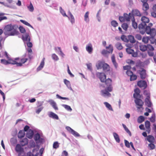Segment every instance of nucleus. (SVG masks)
Wrapping results in <instances>:
<instances>
[{
  "label": "nucleus",
  "mask_w": 156,
  "mask_h": 156,
  "mask_svg": "<svg viewBox=\"0 0 156 156\" xmlns=\"http://www.w3.org/2000/svg\"><path fill=\"white\" fill-rule=\"evenodd\" d=\"M140 50L142 51H144L147 50V45L143 44L140 46Z\"/></svg>",
  "instance_id": "obj_33"
},
{
  "label": "nucleus",
  "mask_w": 156,
  "mask_h": 156,
  "mask_svg": "<svg viewBox=\"0 0 156 156\" xmlns=\"http://www.w3.org/2000/svg\"><path fill=\"white\" fill-rule=\"evenodd\" d=\"M52 58L55 61H58L59 59L58 56L55 54H53L51 56Z\"/></svg>",
  "instance_id": "obj_53"
},
{
  "label": "nucleus",
  "mask_w": 156,
  "mask_h": 156,
  "mask_svg": "<svg viewBox=\"0 0 156 156\" xmlns=\"http://www.w3.org/2000/svg\"><path fill=\"white\" fill-rule=\"evenodd\" d=\"M8 59L9 61V64H10L13 65H15L16 64V61L15 60H13L10 58Z\"/></svg>",
  "instance_id": "obj_52"
},
{
  "label": "nucleus",
  "mask_w": 156,
  "mask_h": 156,
  "mask_svg": "<svg viewBox=\"0 0 156 156\" xmlns=\"http://www.w3.org/2000/svg\"><path fill=\"white\" fill-rule=\"evenodd\" d=\"M103 69L104 71H108L110 70V66L107 63H104L102 68Z\"/></svg>",
  "instance_id": "obj_25"
},
{
  "label": "nucleus",
  "mask_w": 156,
  "mask_h": 156,
  "mask_svg": "<svg viewBox=\"0 0 156 156\" xmlns=\"http://www.w3.org/2000/svg\"><path fill=\"white\" fill-rule=\"evenodd\" d=\"M121 38L123 41L125 42H129L128 39L124 35H122L121 37Z\"/></svg>",
  "instance_id": "obj_48"
},
{
  "label": "nucleus",
  "mask_w": 156,
  "mask_h": 156,
  "mask_svg": "<svg viewBox=\"0 0 156 156\" xmlns=\"http://www.w3.org/2000/svg\"><path fill=\"white\" fill-rule=\"evenodd\" d=\"M48 115L49 117L54 119L58 120L59 118L58 115L52 112H48Z\"/></svg>",
  "instance_id": "obj_11"
},
{
  "label": "nucleus",
  "mask_w": 156,
  "mask_h": 156,
  "mask_svg": "<svg viewBox=\"0 0 156 156\" xmlns=\"http://www.w3.org/2000/svg\"><path fill=\"white\" fill-rule=\"evenodd\" d=\"M137 78V76L135 75H133V74L130 77V81H133L135 80H136Z\"/></svg>",
  "instance_id": "obj_62"
},
{
  "label": "nucleus",
  "mask_w": 156,
  "mask_h": 156,
  "mask_svg": "<svg viewBox=\"0 0 156 156\" xmlns=\"http://www.w3.org/2000/svg\"><path fill=\"white\" fill-rule=\"evenodd\" d=\"M144 120V118L142 116H140L137 119V122L139 123H142Z\"/></svg>",
  "instance_id": "obj_37"
},
{
  "label": "nucleus",
  "mask_w": 156,
  "mask_h": 156,
  "mask_svg": "<svg viewBox=\"0 0 156 156\" xmlns=\"http://www.w3.org/2000/svg\"><path fill=\"white\" fill-rule=\"evenodd\" d=\"M86 65L87 66L88 69L90 70V72H92V64L90 63L88 64L87 63L86 64Z\"/></svg>",
  "instance_id": "obj_47"
},
{
  "label": "nucleus",
  "mask_w": 156,
  "mask_h": 156,
  "mask_svg": "<svg viewBox=\"0 0 156 156\" xmlns=\"http://www.w3.org/2000/svg\"><path fill=\"white\" fill-rule=\"evenodd\" d=\"M121 27L124 30L126 31L127 29L128 26L127 23H123L122 24Z\"/></svg>",
  "instance_id": "obj_50"
},
{
  "label": "nucleus",
  "mask_w": 156,
  "mask_h": 156,
  "mask_svg": "<svg viewBox=\"0 0 156 156\" xmlns=\"http://www.w3.org/2000/svg\"><path fill=\"white\" fill-rule=\"evenodd\" d=\"M67 72L70 75L71 77H74V76L73 75L71 72L69 70V65H67Z\"/></svg>",
  "instance_id": "obj_59"
},
{
  "label": "nucleus",
  "mask_w": 156,
  "mask_h": 156,
  "mask_svg": "<svg viewBox=\"0 0 156 156\" xmlns=\"http://www.w3.org/2000/svg\"><path fill=\"white\" fill-rule=\"evenodd\" d=\"M106 48L107 49H108L110 48V49L109 51H108L107 50L105 49L103 50L101 52V53L102 55H105L108 53H112L113 49V46L112 44H109L108 46L106 47Z\"/></svg>",
  "instance_id": "obj_4"
},
{
  "label": "nucleus",
  "mask_w": 156,
  "mask_h": 156,
  "mask_svg": "<svg viewBox=\"0 0 156 156\" xmlns=\"http://www.w3.org/2000/svg\"><path fill=\"white\" fill-rule=\"evenodd\" d=\"M150 98H146L145 100V105L148 107H151L152 104L150 100Z\"/></svg>",
  "instance_id": "obj_21"
},
{
  "label": "nucleus",
  "mask_w": 156,
  "mask_h": 156,
  "mask_svg": "<svg viewBox=\"0 0 156 156\" xmlns=\"http://www.w3.org/2000/svg\"><path fill=\"white\" fill-rule=\"evenodd\" d=\"M154 143H151L148 145V147L150 150H153L155 148V147Z\"/></svg>",
  "instance_id": "obj_44"
},
{
  "label": "nucleus",
  "mask_w": 156,
  "mask_h": 156,
  "mask_svg": "<svg viewBox=\"0 0 156 156\" xmlns=\"http://www.w3.org/2000/svg\"><path fill=\"white\" fill-rule=\"evenodd\" d=\"M69 14H70V18H69V20H70V22L72 23V24L74 23L75 22V19L73 15L71 14V13L70 12H69Z\"/></svg>",
  "instance_id": "obj_43"
},
{
  "label": "nucleus",
  "mask_w": 156,
  "mask_h": 156,
  "mask_svg": "<svg viewBox=\"0 0 156 156\" xmlns=\"http://www.w3.org/2000/svg\"><path fill=\"white\" fill-rule=\"evenodd\" d=\"M1 63L3 64L6 65L9 64V61L6 60L4 59H2L1 60Z\"/></svg>",
  "instance_id": "obj_61"
},
{
  "label": "nucleus",
  "mask_w": 156,
  "mask_h": 156,
  "mask_svg": "<svg viewBox=\"0 0 156 156\" xmlns=\"http://www.w3.org/2000/svg\"><path fill=\"white\" fill-rule=\"evenodd\" d=\"M45 59V58H43L42 61L41 62L40 65L37 68V71L40 70L43 67L44 64V61Z\"/></svg>",
  "instance_id": "obj_26"
},
{
  "label": "nucleus",
  "mask_w": 156,
  "mask_h": 156,
  "mask_svg": "<svg viewBox=\"0 0 156 156\" xmlns=\"http://www.w3.org/2000/svg\"><path fill=\"white\" fill-rule=\"evenodd\" d=\"M19 29L20 32L22 33H24L26 32L25 29L23 26H20L19 28Z\"/></svg>",
  "instance_id": "obj_60"
},
{
  "label": "nucleus",
  "mask_w": 156,
  "mask_h": 156,
  "mask_svg": "<svg viewBox=\"0 0 156 156\" xmlns=\"http://www.w3.org/2000/svg\"><path fill=\"white\" fill-rule=\"evenodd\" d=\"M25 135V133L24 131L23 130H20L18 135V137L19 138H22L24 137Z\"/></svg>",
  "instance_id": "obj_32"
},
{
  "label": "nucleus",
  "mask_w": 156,
  "mask_h": 156,
  "mask_svg": "<svg viewBox=\"0 0 156 156\" xmlns=\"http://www.w3.org/2000/svg\"><path fill=\"white\" fill-rule=\"evenodd\" d=\"M128 40L129 41L132 43H134L136 42L133 36L131 35L128 36Z\"/></svg>",
  "instance_id": "obj_31"
},
{
  "label": "nucleus",
  "mask_w": 156,
  "mask_h": 156,
  "mask_svg": "<svg viewBox=\"0 0 156 156\" xmlns=\"http://www.w3.org/2000/svg\"><path fill=\"white\" fill-rule=\"evenodd\" d=\"M111 24L112 26L115 27L118 26V23L116 21L113 20L111 21Z\"/></svg>",
  "instance_id": "obj_51"
},
{
  "label": "nucleus",
  "mask_w": 156,
  "mask_h": 156,
  "mask_svg": "<svg viewBox=\"0 0 156 156\" xmlns=\"http://www.w3.org/2000/svg\"><path fill=\"white\" fill-rule=\"evenodd\" d=\"M101 11V9H100L98 11L97 14H96V18L98 20L99 22H100L101 21V17L100 14Z\"/></svg>",
  "instance_id": "obj_41"
},
{
  "label": "nucleus",
  "mask_w": 156,
  "mask_h": 156,
  "mask_svg": "<svg viewBox=\"0 0 156 156\" xmlns=\"http://www.w3.org/2000/svg\"><path fill=\"white\" fill-rule=\"evenodd\" d=\"M111 60L115 67V69H117L118 66V65L116 61L115 56L114 54L112 55L111 57Z\"/></svg>",
  "instance_id": "obj_18"
},
{
  "label": "nucleus",
  "mask_w": 156,
  "mask_h": 156,
  "mask_svg": "<svg viewBox=\"0 0 156 156\" xmlns=\"http://www.w3.org/2000/svg\"><path fill=\"white\" fill-rule=\"evenodd\" d=\"M64 82L65 84L66 85V86L68 88L71 90H73V89L71 87L70 82L69 81L65 79L64 80Z\"/></svg>",
  "instance_id": "obj_24"
},
{
  "label": "nucleus",
  "mask_w": 156,
  "mask_h": 156,
  "mask_svg": "<svg viewBox=\"0 0 156 156\" xmlns=\"http://www.w3.org/2000/svg\"><path fill=\"white\" fill-rule=\"evenodd\" d=\"M146 25V24L142 22V23L139 24L138 26V28L139 29V30L145 29V28Z\"/></svg>",
  "instance_id": "obj_38"
},
{
  "label": "nucleus",
  "mask_w": 156,
  "mask_h": 156,
  "mask_svg": "<svg viewBox=\"0 0 156 156\" xmlns=\"http://www.w3.org/2000/svg\"><path fill=\"white\" fill-rule=\"evenodd\" d=\"M56 96L57 98L61 99L66 100H69V98H68L62 97L58 94L56 95Z\"/></svg>",
  "instance_id": "obj_54"
},
{
  "label": "nucleus",
  "mask_w": 156,
  "mask_h": 156,
  "mask_svg": "<svg viewBox=\"0 0 156 156\" xmlns=\"http://www.w3.org/2000/svg\"><path fill=\"white\" fill-rule=\"evenodd\" d=\"M145 30L146 32L148 34H151L153 31V34L154 35L156 34V30L154 28L151 29L149 27H147V25L145 28Z\"/></svg>",
  "instance_id": "obj_9"
},
{
  "label": "nucleus",
  "mask_w": 156,
  "mask_h": 156,
  "mask_svg": "<svg viewBox=\"0 0 156 156\" xmlns=\"http://www.w3.org/2000/svg\"><path fill=\"white\" fill-rule=\"evenodd\" d=\"M89 12L87 11V12L84 16V21L87 23H88L89 22Z\"/></svg>",
  "instance_id": "obj_27"
},
{
  "label": "nucleus",
  "mask_w": 156,
  "mask_h": 156,
  "mask_svg": "<svg viewBox=\"0 0 156 156\" xmlns=\"http://www.w3.org/2000/svg\"><path fill=\"white\" fill-rule=\"evenodd\" d=\"M27 8L29 11L30 12H33L34 11V8L32 3L30 2V5H27Z\"/></svg>",
  "instance_id": "obj_35"
},
{
  "label": "nucleus",
  "mask_w": 156,
  "mask_h": 156,
  "mask_svg": "<svg viewBox=\"0 0 156 156\" xmlns=\"http://www.w3.org/2000/svg\"><path fill=\"white\" fill-rule=\"evenodd\" d=\"M66 129L69 133L72 134L74 136L77 137L80 136V135L79 133L74 130L70 127L67 126L66 127Z\"/></svg>",
  "instance_id": "obj_6"
},
{
  "label": "nucleus",
  "mask_w": 156,
  "mask_h": 156,
  "mask_svg": "<svg viewBox=\"0 0 156 156\" xmlns=\"http://www.w3.org/2000/svg\"><path fill=\"white\" fill-rule=\"evenodd\" d=\"M15 25L11 24L5 26L4 29V33L8 36H14L18 34V32L16 30Z\"/></svg>",
  "instance_id": "obj_1"
},
{
  "label": "nucleus",
  "mask_w": 156,
  "mask_h": 156,
  "mask_svg": "<svg viewBox=\"0 0 156 156\" xmlns=\"http://www.w3.org/2000/svg\"><path fill=\"white\" fill-rule=\"evenodd\" d=\"M20 144L22 146L27 145L28 143V140L27 138H24L20 141Z\"/></svg>",
  "instance_id": "obj_20"
},
{
  "label": "nucleus",
  "mask_w": 156,
  "mask_h": 156,
  "mask_svg": "<svg viewBox=\"0 0 156 156\" xmlns=\"http://www.w3.org/2000/svg\"><path fill=\"white\" fill-rule=\"evenodd\" d=\"M127 52L130 54H131L133 52L134 50L130 48H127L126 49Z\"/></svg>",
  "instance_id": "obj_57"
},
{
  "label": "nucleus",
  "mask_w": 156,
  "mask_h": 156,
  "mask_svg": "<svg viewBox=\"0 0 156 156\" xmlns=\"http://www.w3.org/2000/svg\"><path fill=\"white\" fill-rule=\"evenodd\" d=\"M116 48L119 50H121L123 48L121 44L119 42H117L115 44Z\"/></svg>",
  "instance_id": "obj_36"
},
{
  "label": "nucleus",
  "mask_w": 156,
  "mask_h": 156,
  "mask_svg": "<svg viewBox=\"0 0 156 156\" xmlns=\"http://www.w3.org/2000/svg\"><path fill=\"white\" fill-rule=\"evenodd\" d=\"M105 83L107 86L110 85L112 82V80L109 78H108L107 80L106 79V80H105Z\"/></svg>",
  "instance_id": "obj_55"
},
{
  "label": "nucleus",
  "mask_w": 156,
  "mask_h": 156,
  "mask_svg": "<svg viewBox=\"0 0 156 156\" xmlns=\"http://www.w3.org/2000/svg\"><path fill=\"white\" fill-rule=\"evenodd\" d=\"M59 10L60 12L61 13L62 15L64 16H66L68 17L66 15L65 11L64 10L62 9L61 7H59Z\"/></svg>",
  "instance_id": "obj_45"
},
{
  "label": "nucleus",
  "mask_w": 156,
  "mask_h": 156,
  "mask_svg": "<svg viewBox=\"0 0 156 156\" xmlns=\"http://www.w3.org/2000/svg\"><path fill=\"white\" fill-rule=\"evenodd\" d=\"M101 95L105 97L108 98L111 96V94L106 90H102L101 91Z\"/></svg>",
  "instance_id": "obj_12"
},
{
  "label": "nucleus",
  "mask_w": 156,
  "mask_h": 156,
  "mask_svg": "<svg viewBox=\"0 0 156 156\" xmlns=\"http://www.w3.org/2000/svg\"><path fill=\"white\" fill-rule=\"evenodd\" d=\"M131 12L133 13V16L134 15L138 16H141L140 11L137 9H133Z\"/></svg>",
  "instance_id": "obj_19"
},
{
  "label": "nucleus",
  "mask_w": 156,
  "mask_h": 156,
  "mask_svg": "<svg viewBox=\"0 0 156 156\" xmlns=\"http://www.w3.org/2000/svg\"><path fill=\"white\" fill-rule=\"evenodd\" d=\"M34 135V132L33 130L30 129L28 132L26 134V136L29 139H31Z\"/></svg>",
  "instance_id": "obj_23"
},
{
  "label": "nucleus",
  "mask_w": 156,
  "mask_h": 156,
  "mask_svg": "<svg viewBox=\"0 0 156 156\" xmlns=\"http://www.w3.org/2000/svg\"><path fill=\"white\" fill-rule=\"evenodd\" d=\"M104 62L101 61H98L96 64V67L97 69H101L103 67Z\"/></svg>",
  "instance_id": "obj_15"
},
{
  "label": "nucleus",
  "mask_w": 156,
  "mask_h": 156,
  "mask_svg": "<svg viewBox=\"0 0 156 156\" xmlns=\"http://www.w3.org/2000/svg\"><path fill=\"white\" fill-rule=\"evenodd\" d=\"M104 104L108 110L112 111H113V109L111 105H110L109 103L107 102H104Z\"/></svg>",
  "instance_id": "obj_34"
},
{
  "label": "nucleus",
  "mask_w": 156,
  "mask_h": 156,
  "mask_svg": "<svg viewBox=\"0 0 156 156\" xmlns=\"http://www.w3.org/2000/svg\"><path fill=\"white\" fill-rule=\"evenodd\" d=\"M141 79H144L146 77V70L144 69H141L138 71Z\"/></svg>",
  "instance_id": "obj_10"
},
{
  "label": "nucleus",
  "mask_w": 156,
  "mask_h": 156,
  "mask_svg": "<svg viewBox=\"0 0 156 156\" xmlns=\"http://www.w3.org/2000/svg\"><path fill=\"white\" fill-rule=\"evenodd\" d=\"M123 16L125 20H126L127 21H129L130 19H131L132 20V19H133V18H134L133 16H131L128 15V14L126 13H124Z\"/></svg>",
  "instance_id": "obj_22"
},
{
  "label": "nucleus",
  "mask_w": 156,
  "mask_h": 156,
  "mask_svg": "<svg viewBox=\"0 0 156 156\" xmlns=\"http://www.w3.org/2000/svg\"><path fill=\"white\" fill-rule=\"evenodd\" d=\"M113 135L116 142L117 143H119L120 140L118 135L116 133H113Z\"/></svg>",
  "instance_id": "obj_30"
},
{
  "label": "nucleus",
  "mask_w": 156,
  "mask_h": 156,
  "mask_svg": "<svg viewBox=\"0 0 156 156\" xmlns=\"http://www.w3.org/2000/svg\"><path fill=\"white\" fill-rule=\"evenodd\" d=\"M145 140H147L151 143H154L155 141V139L153 136L149 135L147 136V137L145 138Z\"/></svg>",
  "instance_id": "obj_16"
},
{
  "label": "nucleus",
  "mask_w": 156,
  "mask_h": 156,
  "mask_svg": "<svg viewBox=\"0 0 156 156\" xmlns=\"http://www.w3.org/2000/svg\"><path fill=\"white\" fill-rule=\"evenodd\" d=\"M38 108L36 109V112L37 114H39L40 112L42 110L43 108V107H37Z\"/></svg>",
  "instance_id": "obj_58"
},
{
  "label": "nucleus",
  "mask_w": 156,
  "mask_h": 156,
  "mask_svg": "<svg viewBox=\"0 0 156 156\" xmlns=\"http://www.w3.org/2000/svg\"><path fill=\"white\" fill-rule=\"evenodd\" d=\"M86 51L89 54H91L92 52L93 48L92 46L91 43H89L86 45Z\"/></svg>",
  "instance_id": "obj_13"
},
{
  "label": "nucleus",
  "mask_w": 156,
  "mask_h": 156,
  "mask_svg": "<svg viewBox=\"0 0 156 156\" xmlns=\"http://www.w3.org/2000/svg\"><path fill=\"white\" fill-rule=\"evenodd\" d=\"M15 150L17 152H21L23 151V148L21 147L20 144H17L16 146Z\"/></svg>",
  "instance_id": "obj_29"
},
{
  "label": "nucleus",
  "mask_w": 156,
  "mask_h": 156,
  "mask_svg": "<svg viewBox=\"0 0 156 156\" xmlns=\"http://www.w3.org/2000/svg\"><path fill=\"white\" fill-rule=\"evenodd\" d=\"M23 39L24 41H30V39L28 33H26L23 35Z\"/></svg>",
  "instance_id": "obj_17"
},
{
  "label": "nucleus",
  "mask_w": 156,
  "mask_h": 156,
  "mask_svg": "<svg viewBox=\"0 0 156 156\" xmlns=\"http://www.w3.org/2000/svg\"><path fill=\"white\" fill-rule=\"evenodd\" d=\"M48 102L50 103L51 105L55 110H58V108L57 106V104L54 101L52 100H50Z\"/></svg>",
  "instance_id": "obj_14"
},
{
  "label": "nucleus",
  "mask_w": 156,
  "mask_h": 156,
  "mask_svg": "<svg viewBox=\"0 0 156 156\" xmlns=\"http://www.w3.org/2000/svg\"><path fill=\"white\" fill-rule=\"evenodd\" d=\"M96 75L100 80L102 82H104L106 80V75L103 73L97 72Z\"/></svg>",
  "instance_id": "obj_5"
},
{
  "label": "nucleus",
  "mask_w": 156,
  "mask_h": 156,
  "mask_svg": "<svg viewBox=\"0 0 156 156\" xmlns=\"http://www.w3.org/2000/svg\"><path fill=\"white\" fill-rule=\"evenodd\" d=\"M131 20L132 21V26L134 29H136L137 28V24L135 21L134 17L133 18V19H132Z\"/></svg>",
  "instance_id": "obj_39"
},
{
  "label": "nucleus",
  "mask_w": 156,
  "mask_h": 156,
  "mask_svg": "<svg viewBox=\"0 0 156 156\" xmlns=\"http://www.w3.org/2000/svg\"><path fill=\"white\" fill-rule=\"evenodd\" d=\"M144 94L147 96L146 98H150V94L148 91L146 90H144Z\"/></svg>",
  "instance_id": "obj_63"
},
{
  "label": "nucleus",
  "mask_w": 156,
  "mask_h": 156,
  "mask_svg": "<svg viewBox=\"0 0 156 156\" xmlns=\"http://www.w3.org/2000/svg\"><path fill=\"white\" fill-rule=\"evenodd\" d=\"M141 20L142 23H148L150 20L149 19L145 16H143L141 18Z\"/></svg>",
  "instance_id": "obj_28"
},
{
  "label": "nucleus",
  "mask_w": 156,
  "mask_h": 156,
  "mask_svg": "<svg viewBox=\"0 0 156 156\" xmlns=\"http://www.w3.org/2000/svg\"><path fill=\"white\" fill-rule=\"evenodd\" d=\"M148 38L147 37H144L142 38V41L144 43H147L148 42Z\"/></svg>",
  "instance_id": "obj_64"
},
{
  "label": "nucleus",
  "mask_w": 156,
  "mask_h": 156,
  "mask_svg": "<svg viewBox=\"0 0 156 156\" xmlns=\"http://www.w3.org/2000/svg\"><path fill=\"white\" fill-rule=\"evenodd\" d=\"M20 21L24 24L25 25H26L28 26L31 27V28L34 29V28L33 27V26H31L29 23L27 21L22 20H20Z\"/></svg>",
  "instance_id": "obj_40"
},
{
  "label": "nucleus",
  "mask_w": 156,
  "mask_h": 156,
  "mask_svg": "<svg viewBox=\"0 0 156 156\" xmlns=\"http://www.w3.org/2000/svg\"><path fill=\"white\" fill-rule=\"evenodd\" d=\"M147 49L150 51H153L154 50V47L151 44H147Z\"/></svg>",
  "instance_id": "obj_56"
},
{
  "label": "nucleus",
  "mask_w": 156,
  "mask_h": 156,
  "mask_svg": "<svg viewBox=\"0 0 156 156\" xmlns=\"http://www.w3.org/2000/svg\"><path fill=\"white\" fill-rule=\"evenodd\" d=\"M34 139L36 143H41L44 142V139L41 138L40 134L38 133L34 135Z\"/></svg>",
  "instance_id": "obj_3"
},
{
  "label": "nucleus",
  "mask_w": 156,
  "mask_h": 156,
  "mask_svg": "<svg viewBox=\"0 0 156 156\" xmlns=\"http://www.w3.org/2000/svg\"><path fill=\"white\" fill-rule=\"evenodd\" d=\"M135 102L138 109H140L142 107L144 104V102L140 99H136L134 100Z\"/></svg>",
  "instance_id": "obj_7"
},
{
  "label": "nucleus",
  "mask_w": 156,
  "mask_h": 156,
  "mask_svg": "<svg viewBox=\"0 0 156 156\" xmlns=\"http://www.w3.org/2000/svg\"><path fill=\"white\" fill-rule=\"evenodd\" d=\"M62 106L64 107L66 110L69 112L72 111V110L70 106L68 105L63 104L62 105Z\"/></svg>",
  "instance_id": "obj_42"
},
{
  "label": "nucleus",
  "mask_w": 156,
  "mask_h": 156,
  "mask_svg": "<svg viewBox=\"0 0 156 156\" xmlns=\"http://www.w3.org/2000/svg\"><path fill=\"white\" fill-rule=\"evenodd\" d=\"M147 0H142L141 2L143 3L142 9L144 11V14L147 15V12L146 11L149 9V6L148 4L147 3Z\"/></svg>",
  "instance_id": "obj_2"
},
{
  "label": "nucleus",
  "mask_w": 156,
  "mask_h": 156,
  "mask_svg": "<svg viewBox=\"0 0 156 156\" xmlns=\"http://www.w3.org/2000/svg\"><path fill=\"white\" fill-rule=\"evenodd\" d=\"M151 124L150 122L147 120L145 122V126L146 128H150Z\"/></svg>",
  "instance_id": "obj_49"
},
{
  "label": "nucleus",
  "mask_w": 156,
  "mask_h": 156,
  "mask_svg": "<svg viewBox=\"0 0 156 156\" xmlns=\"http://www.w3.org/2000/svg\"><path fill=\"white\" fill-rule=\"evenodd\" d=\"M137 85L140 88L144 89L147 87L146 82L145 80H140L138 82Z\"/></svg>",
  "instance_id": "obj_8"
},
{
  "label": "nucleus",
  "mask_w": 156,
  "mask_h": 156,
  "mask_svg": "<svg viewBox=\"0 0 156 156\" xmlns=\"http://www.w3.org/2000/svg\"><path fill=\"white\" fill-rule=\"evenodd\" d=\"M150 120L152 122L154 123L155 122L156 120L155 114H153L152 115L151 117L150 118Z\"/></svg>",
  "instance_id": "obj_46"
}]
</instances>
